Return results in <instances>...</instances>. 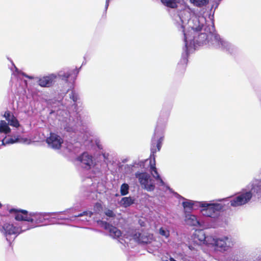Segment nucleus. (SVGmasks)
I'll return each mask as SVG.
<instances>
[{"label": "nucleus", "mask_w": 261, "mask_h": 261, "mask_svg": "<svg viewBox=\"0 0 261 261\" xmlns=\"http://www.w3.org/2000/svg\"><path fill=\"white\" fill-rule=\"evenodd\" d=\"M191 9L188 6H186L179 12L174 18L176 28L184 36L185 53L182 55L181 62L185 64L187 63L189 52L195 49L196 45L208 44L209 45L231 53L234 46L215 34L213 26H206L202 29L206 22L204 16H193L191 17Z\"/></svg>", "instance_id": "f257e3e1"}, {"label": "nucleus", "mask_w": 261, "mask_h": 261, "mask_svg": "<svg viewBox=\"0 0 261 261\" xmlns=\"http://www.w3.org/2000/svg\"><path fill=\"white\" fill-rule=\"evenodd\" d=\"M10 214L13 215L15 219L17 221H23L24 227L27 230L34 228L40 223L48 220L52 214L56 213L29 212L26 210L16 208L8 210Z\"/></svg>", "instance_id": "f03ea898"}, {"label": "nucleus", "mask_w": 261, "mask_h": 261, "mask_svg": "<svg viewBox=\"0 0 261 261\" xmlns=\"http://www.w3.org/2000/svg\"><path fill=\"white\" fill-rule=\"evenodd\" d=\"M256 194L261 197V179L253 180L237 196L232 198L228 203L232 207H238L248 203L251 199L253 194Z\"/></svg>", "instance_id": "7ed1b4c3"}, {"label": "nucleus", "mask_w": 261, "mask_h": 261, "mask_svg": "<svg viewBox=\"0 0 261 261\" xmlns=\"http://www.w3.org/2000/svg\"><path fill=\"white\" fill-rule=\"evenodd\" d=\"M24 225L23 221H18L15 224L5 223L0 227V231L10 243L17 236L27 230Z\"/></svg>", "instance_id": "20e7f679"}, {"label": "nucleus", "mask_w": 261, "mask_h": 261, "mask_svg": "<svg viewBox=\"0 0 261 261\" xmlns=\"http://www.w3.org/2000/svg\"><path fill=\"white\" fill-rule=\"evenodd\" d=\"M168 116L169 114H166L163 120H162L161 116L159 119L154 130V136L151 140L152 147H161L163 145L162 142L164 138V131Z\"/></svg>", "instance_id": "39448f33"}, {"label": "nucleus", "mask_w": 261, "mask_h": 261, "mask_svg": "<svg viewBox=\"0 0 261 261\" xmlns=\"http://www.w3.org/2000/svg\"><path fill=\"white\" fill-rule=\"evenodd\" d=\"M208 242L210 245L221 251H225L232 247L234 242L230 237L222 236L219 238L213 237L209 238Z\"/></svg>", "instance_id": "423d86ee"}, {"label": "nucleus", "mask_w": 261, "mask_h": 261, "mask_svg": "<svg viewBox=\"0 0 261 261\" xmlns=\"http://www.w3.org/2000/svg\"><path fill=\"white\" fill-rule=\"evenodd\" d=\"M75 164L83 169L96 171V162L94 158L87 152H84L75 159Z\"/></svg>", "instance_id": "0eeeda50"}, {"label": "nucleus", "mask_w": 261, "mask_h": 261, "mask_svg": "<svg viewBox=\"0 0 261 261\" xmlns=\"http://www.w3.org/2000/svg\"><path fill=\"white\" fill-rule=\"evenodd\" d=\"M197 203L202 208L201 213L202 215L209 217H216L223 207L222 204L219 203L201 202Z\"/></svg>", "instance_id": "6e6552de"}, {"label": "nucleus", "mask_w": 261, "mask_h": 261, "mask_svg": "<svg viewBox=\"0 0 261 261\" xmlns=\"http://www.w3.org/2000/svg\"><path fill=\"white\" fill-rule=\"evenodd\" d=\"M135 175L138 179L142 188L149 192L154 190L155 188L154 180L151 178L149 174L147 173L138 172L136 173Z\"/></svg>", "instance_id": "1a4fd4ad"}, {"label": "nucleus", "mask_w": 261, "mask_h": 261, "mask_svg": "<svg viewBox=\"0 0 261 261\" xmlns=\"http://www.w3.org/2000/svg\"><path fill=\"white\" fill-rule=\"evenodd\" d=\"M74 116L75 118H73V121H70L65 127V130L69 133L76 134L79 126L83 124L82 122H83V120L80 115L75 113Z\"/></svg>", "instance_id": "9d476101"}, {"label": "nucleus", "mask_w": 261, "mask_h": 261, "mask_svg": "<svg viewBox=\"0 0 261 261\" xmlns=\"http://www.w3.org/2000/svg\"><path fill=\"white\" fill-rule=\"evenodd\" d=\"M98 225L106 230L109 231L110 236L115 239L119 238L121 235V231L117 227L110 225L109 223L103 221H98Z\"/></svg>", "instance_id": "9b49d317"}, {"label": "nucleus", "mask_w": 261, "mask_h": 261, "mask_svg": "<svg viewBox=\"0 0 261 261\" xmlns=\"http://www.w3.org/2000/svg\"><path fill=\"white\" fill-rule=\"evenodd\" d=\"M46 142L51 147H61L63 143V139L55 133H50V136L46 140Z\"/></svg>", "instance_id": "f8f14e48"}, {"label": "nucleus", "mask_w": 261, "mask_h": 261, "mask_svg": "<svg viewBox=\"0 0 261 261\" xmlns=\"http://www.w3.org/2000/svg\"><path fill=\"white\" fill-rule=\"evenodd\" d=\"M209 238H212V236H206L203 230H196L194 233V241L197 244L210 245V242L207 241Z\"/></svg>", "instance_id": "ddd939ff"}, {"label": "nucleus", "mask_w": 261, "mask_h": 261, "mask_svg": "<svg viewBox=\"0 0 261 261\" xmlns=\"http://www.w3.org/2000/svg\"><path fill=\"white\" fill-rule=\"evenodd\" d=\"M67 212V211H63V212H55L56 213L54 214H52V215H57V217H54L53 218L56 219L57 220H73L72 218L73 217L76 218V217H81L83 216H86L88 217L89 218H90L91 216L93 215V213L91 211H85L82 213L79 214L77 215H75L74 217H72L70 218L64 217L62 216H61V214H65Z\"/></svg>", "instance_id": "4468645a"}, {"label": "nucleus", "mask_w": 261, "mask_h": 261, "mask_svg": "<svg viewBox=\"0 0 261 261\" xmlns=\"http://www.w3.org/2000/svg\"><path fill=\"white\" fill-rule=\"evenodd\" d=\"M57 76L55 74H51L48 76H43L38 81L39 85L41 87H50L55 82Z\"/></svg>", "instance_id": "2eb2a0df"}, {"label": "nucleus", "mask_w": 261, "mask_h": 261, "mask_svg": "<svg viewBox=\"0 0 261 261\" xmlns=\"http://www.w3.org/2000/svg\"><path fill=\"white\" fill-rule=\"evenodd\" d=\"M4 117L8 122V124L15 127H18L19 124L17 118L9 111L5 112Z\"/></svg>", "instance_id": "dca6fc26"}, {"label": "nucleus", "mask_w": 261, "mask_h": 261, "mask_svg": "<svg viewBox=\"0 0 261 261\" xmlns=\"http://www.w3.org/2000/svg\"><path fill=\"white\" fill-rule=\"evenodd\" d=\"M78 72L79 71L77 69H74L72 71L68 70L67 71H61L58 73V76L62 78V80H67L73 74L76 76Z\"/></svg>", "instance_id": "f3484780"}, {"label": "nucleus", "mask_w": 261, "mask_h": 261, "mask_svg": "<svg viewBox=\"0 0 261 261\" xmlns=\"http://www.w3.org/2000/svg\"><path fill=\"white\" fill-rule=\"evenodd\" d=\"M187 223L191 226H198L199 222L195 215L188 214L186 216Z\"/></svg>", "instance_id": "a211bd4d"}, {"label": "nucleus", "mask_w": 261, "mask_h": 261, "mask_svg": "<svg viewBox=\"0 0 261 261\" xmlns=\"http://www.w3.org/2000/svg\"><path fill=\"white\" fill-rule=\"evenodd\" d=\"M199 202L194 201L190 200H187L185 201H184L182 203V206L184 207L185 210L187 211L189 210H191L194 208L195 206H199V205L197 203Z\"/></svg>", "instance_id": "6ab92c4d"}, {"label": "nucleus", "mask_w": 261, "mask_h": 261, "mask_svg": "<svg viewBox=\"0 0 261 261\" xmlns=\"http://www.w3.org/2000/svg\"><path fill=\"white\" fill-rule=\"evenodd\" d=\"M162 3L165 6L170 8H175L179 3V0H161Z\"/></svg>", "instance_id": "aec40b11"}, {"label": "nucleus", "mask_w": 261, "mask_h": 261, "mask_svg": "<svg viewBox=\"0 0 261 261\" xmlns=\"http://www.w3.org/2000/svg\"><path fill=\"white\" fill-rule=\"evenodd\" d=\"M134 199L130 197H123L120 201L119 204L121 206L127 207L129 206L131 204L134 203Z\"/></svg>", "instance_id": "412c9836"}, {"label": "nucleus", "mask_w": 261, "mask_h": 261, "mask_svg": "<svg viewBox=\"0 0 261 261\" xmlns=\"http://www.w3.org/2000/svg\"><path fill=\"white\" fill-rule=\"evenodd\" d=\"M21 141V139L17 138H16L15 137H8L4 138L3 141L2 143L4 145H6L7 144H13L15 142H19Z\"/></svg>", "instance_id": "4be33fe9"}, {"label": "nucleus", "mask_w": 261, "mask_h": 261, "mask_svg": "<svg viewBox=\"0 0 261 261\" xmlns=\"http://www.w3.org/2000/svg\"><path fill=\"white\" fill-rule=\"evenodd\" d=\"M10 132L11 129L8 126V124L4 120L0 121V132L8 134Z\"/></svg>", "instance_id": "5701e85b"}, {"label": "nucleus", "mask_w": 261, "mask_h": 261, "mask_svg": "<svg viewBox=\"0 0 261 261\" xmlns=\"http://www.w3.org/2000/svg\"><path fill=\"white\" fill-rule=\"evenodd\" d=\"M190 2L194 6L201 8L208 4L209 0H190Z\"/></svg>", "instance_id": "b1692460"}, {"label": "nucleus", "mask_w": 261, "mask_h": 261, "mask_svg": "<svg viewBox=\"0 0 261 261\" xmlns=\"http://www.w3.org/2000/svg\"><path fill=\"white\" fill-rule=\"evenodd\" d=\"M155 161H154V158H153V164H152L151 161H149V164L150 166V170L151 172V174L153 177L155 179L156 178H159L160 175L159 174L155 166Z\"/></svg>", "instance_id": "393cba45"}, {"label": "nucleus", "mask_w": 261, "mask_h": 261, "mask_svg": "<svg viewBox=\"0 0 261 261\" xmlns=\"http://www.w3.org/2000/svg\"><path fill=\"white\" fill-rule=\"evenodd\" d=\"M58 153H62L63 155L66 157V154L70 153L73 151L71 148H54Z\"/></svg>", "instance_id": "a878e982"}, {"label": "nucleus", "mask_w": 261, "mask_h": 261, "mask_svg": "<svg viewBox=\"0 0 261 261\" xmlns=\"http://www.w3.org/2000/svg\"><path fill=\"white\" fill-rule=\"evenodd\" d=\"M129 186L126 183L123 184L120 187V194L122 196H124L128 193Z\"/></svg>", "instance_id": "bb28decb"}, {"label": "nucleus", "mask_w": 261, "mask_h": 261, "mask_svg": "<svg viewBox=\"0 0 261 261\" xmlns=\"http://www.w3.org/2000/svg\"><path fill=\"white\" fill-rule=\"evenodd\" d=\"M77 148H71V149L73 150V151L71 152L70 153L66 154V157L69 158L70 160L73 161L75 163V159L78 156H77L76 153V149Z\"/></svg>", "instance_id": "cd10ccee"}, {"label": "nucleus", "mask_w": 261, "mask_h": 261, "mask_svg": "<svg viewBox=\"0 0 261 261\" xmlns=\"http://www.w3.org/2000/svg\"><path fill=\"white\" fill-rule=\"evenodd\" d=\"M70 98L75 103L79 99L78 94L74 90H72L71 93L69 94Z\"/></svg>", "instance_id": "c85d7f7f"}, {"label": "nucleus", "mask_w": 261, "mask_h": 261, "mask_svg": "<svg viewBox=\"0 0 261 261\" xmlns=\"http://www.w3.org/2000/svg\"><path fill=\"white\" fill-rule=\"evenodd\" d=\"M159 233L161 236L165 237L166 238H168L170 235L169 231L163 227H161L160 229Z\"/></svg>", "instance_id": "c756f323"}, {"label": "nucleus", "mask_w": 261, "mask_h": 261, "mask_svg": "<svg viewBox=\"0 0 261 261\" xmlns=\"http://www.w3.org/2000/svg\"><path fill=\"white\" fill-rule=\"evenodd\" d=\"M134 240H137L138 241H141V233L139 232H135L133 236L131 237Z\"/></svg>", "instance_id": "7c9ffc66"}, {"label": "nucleus", "mask_w": 261, "mask_h": 261, "mask_svg": "<svg viewBox=\"0 0 261 261\" xmlns=\"http://www.w3.org/2000/svg\"><path fill=\"white\" fill-rule=\"evenodd\" d=\"M105 215L109 217L112 218V217H114L115 216V214L114 213L113 211L110 210H106V212H105Z\"/></svg>", "instance_id": "2f4dec72"}, {"label": "nucleus", "mask_w": 261, "mask_h": 261, "mask_svg": "<svg viewBox=\"0 0 261 261\" xmlns=\"http://www.w3.org/2000/svg\"><path fill=\"white\" fill-rule=\"evenodd\" d=\"M14 68H15V71H16V72H17V73L18 74H22V75H23L25 76V77H28V78H29V79H32V77L30 76H28V75H25L24 73H23V72H21V71H19V70H18V69L16 68V67L15 66H14Z\"/></svg>", "instance_id": "473e14b6"}, {"label": "nucleus", "mask_w": 261, "mask_h": 261, "mask_svg": "<svg viewBox=\"0 0 261 261\" xmlns=\"http://www.w3.org/2000/svg\"><path fill=\"white\" fill-rule=\"evenodd\" d=\"M155 179L158 181L159 186H165V184L160 176H159V178H155Z\"/></svg>", "instance_id": "72a5a7b5"}, {"label": "nucleus", "mask_w": 261, "mask_h": 261, "mask_svg": "<svg viewBox=\"0 0 261 261\" xmlns=\"http://www.w3.org/2000/svg\"><path fill=\"white\" fill-rule=\"evenodd\" d=\"M109 155L108 154L103 153L102 154V156L104 159L105 162L106 163H107V164L109 162H110L109 159Z\"/></svg>", "instance_id": "f704fd0d"}, {"label": "nucleus", "mask_w": 261, "mask_h": 261, "mask_svg": "<svg viewBox=\"0 0 261 261\" xmlns=\"http://www.w3.org/2000/svg\"><path fill=\"white\" fill-rule=\"evenodd\" d=\"M101 208V204L97 203L94 206V210L97 211H100V210Z\"/></svg>", "instance_id": "c9c22d12"}, {"label": "nucleus", "mask_w": 261, "mask_h": 261, "mask_svg": "<svg viewBox=\"0 0 261 261\" xmlns=\"http://www.w3.org/2000/svg\"><path fill=\"white\" fill-rule=\"evenodd\" d=\"M95 142H96V144L97 146L96 147H100L101 144V142H100V140L98 138L97 139H96Z\"/></svg>", "instance_id": "e433bc0d"}, {"label": "nucleus", "mask_w": 261, "mask_h": 261, "mask_svg": "<svg viewBox=\"0 0 261 261\" xmlns=\"http://www.w3.org/2000/svg\"><path fill=\"white\" fill-rule=\"evenodd\" d=\"M82 129H83L84 132H85L86 133H90V132H89V130L88 129V128L87 127L85 126H84V127H83Z\"/></svg>", "instance_id": "4c0bfd02"}, {"label": "nucleus", "mask_w": 261, "mask_h": 261, "mask_svg": "<svg viewBox=\"0 0 261 261\" xmlns=\"http://www.w3.org/2000/svg\"><path fill=\"white\" fill-rule=\"evenodd\" d=\"M140 166L141 167L144 168V165H143V164H144V162H143V161H141V162H140Z\"/></svg>", "instance_id": "58836bf2"}, {"label": "nucleus", "mask_w": 261, "mask_h": 261, "mask_svg": "<svg viewBox=\"0 0 261 261\" xmlns=\"http://www.w3.org/2000/svg\"><path fill=\"white\" fill-rule=\"evenodd\" d=\"M223 200L225 201H228L227 199H219L217 200L216 201H223Z\"/></svg>", "instance_id": "ea45409f"}, {"label": "nucleus", "mask_w": 261, "mask_h": 261, "mask_svg": "<svg viewBox=\"0 0 261 261\" xmlns=\"http://www.w3.org/2000/svg\"><path fill=\"white\" fill-rule=\"evenodd\" d=\"M109 2V0H106V9H107L108 7Z\"/></svg>", "instance_id": "a19ab883"}, {"label": "nucleus", "mask_w": 261, "mask_h": 261, "mask_svg": "<svg viewBox=\"0 0 261 261\" xmlns=\"http://www.w3.org/2000/svg\"><path fill=\"white\" fill-rule=\"evenodd\" d=\"M156 148H152L151 149V152L154 153L156 151Z\"/></svg>", "instance_id": "79ce46f5"}, {"label": "nucleus", "mask_w": 261, "mask_h": 261, "mask_svg": "<svg viewBox=\"0 0 261 261\" xmlns=\"http://www.w3.org/2000/svg\"><path fill=\"white\" fill-rule=\"evenodd\" d=\"M122 241H123V240H122ZM119 242H120L121 244H124V243L123 242V241H121L119 240ZM124 243H126V242L125 241H124Z\"/></svg>", "instance_id": "37998d69"}, {"label": "nucleus", "mask_w": 261, "mask_h": 261, "mask_svg": "<svg viewBox=\"0 0 261 261\" xmlns=\"http://www.w3.org/2000/svg\"><path fill=\"white\" fill-rule=\"evenodd\" d=\"M82 221H88V220L87 219V218H85V219H83Z\"/></svg>", "instance_id": "c03bdc74"}, {"label": "nucleus", "mask_w": 261, "mask_h": 261, "mask_svg": "<svg viewBox=\"0 0 261 261\" xmlns=\"http://www.w3.org/2000/svg\"><path fill=\"white\" fill-rule=\"evenodd\" d=\"M2 207V204L1 203V202H0V208H1Z\"/></svg>", "instance_id": "a18cd8bd"}, {"label": "nucleus", "mask_w": 261, "mask_h": 261, "mask_svg": "<svg viewBox=\"0 0 261 261\" xmlns=\"http://www.w3.org/2000/svg\"><path fill=\"white\" fill-rule=\"evenodd\" d=\"M156 148L158 149V151H160V147H158V148Z\"/></svg>", "instance_id": "49530a36"}, {"label": "nucleus", "mask_w": 261, "mask_h": 261, "mask_svg": "<svg viewBox=\"0 0 261 261\" xmlns=\"http://www.w3.org/2000/svg\"><path fill=\"white\" fill-rule=\"evenodd\" d=\"M1 216H5L6 215H5V214H1Z\"/></svg>", "instance_id": "de8ad7c7"}, {"label": "nucleus", "mask_w": 261, "mask_h": 261, "mask_svg": "<svg viewBox=\"0 0 261 261\" xmlns=\"http://www.w3.org/2000/svg\"><path fill=\"white\" fill-rule=\"evenodd\" d=\"M76 142H78V141H79V142H80V139H77V140H76Z\"/></svg>", "instance_id": "09e8293b"}, {"label": "nucleus", "mask_w": 261, "mask_h": 261, "mask_svg": "<svg viewBox=\"0 0 261 261\" xmlns=\"http://www.w3.org/2000/svg\"><path fill=\"white\" fill-rule=\"evenodd\" d=\"M148 161V160H145V162H144L146 163V162H147Z\"/></svg>", "instance_id": "8fccbe9b"}]
</instances>
